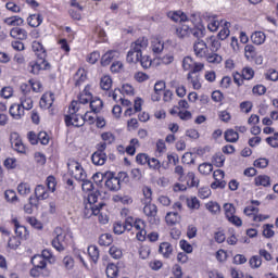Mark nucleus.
Segmentation results:
<instances>
[{
  "label": "nucleus",
  "instance_id": "1",
  "mask_svg": "<svg viewBox=\"0 0 278 278\" xmlns=\"http://www.w3.org/2000/svg\"><path fill=\"white\" fill-rule=\"evenodd\" d=\"M136 229V238L139 242L147 240V222L142 218L127 217L123 223L117 222L113 226V231L117 236L125 233V231H131V228Z\"/></svg>",
  "mask_w": 278,
  "mask_h": 278
},
{
  "label": "nucleus",
  "instance_id": "2",
  "mask_svg": "<svg viewBox=\"0 0 278 278\" xmlns=\"http://www.w3.org/2000/svg\"><path fill=\"white\" fill-rule=\"evenodd\" d=\"M172 31L178 40H186V38H190L191 36L194 38H203L205 36V26L201 21L195 23L193 27L182 22L172 26Z\"/></svg>",
  "mask_w": 278,
  "mask_h": 278
},
{
  "label": "nucleus",
  "instance_id": "3",
  "mask_svg": "<svg viewBox=\"0 0 278 278\" xmlns=\"http://www.w3.org/2000/svg\"><path fill=\"white\" fill-rule=\"evenodd\" d=\"M127 181H129L127 172H119L117 175L114 172L104 173V188H106L109 192H118L123 184H127Z\"/></svg>",
  "mask_w": 278,
  "mask_h": 278
},
{
  "label": "nucleus",
  "instance_id": "4",
  "mask_svg": "<svg viewBox=\"0 0 278 278\" xmlns=\"http://www.w3.org/2000/svg\"><path fill=\"white\" fill-rule=\"evenodd\" d=\"M79 110V102L73 100L68 106V114L64 115L66 127H84V115L77 114Z\"/></svg>",
  "mask_w": 278,
  "mask_h": 278
},
{
  "label": "nucleus",
  "instance_id": "5",
  "mask_svg": "<svg viewBox=\"0 0 278 278\" xmlns=\"http://www.w3.org/2000/svg\"><path fill=\"white\" fill-rule=\"evenodd\" d=\"M56 237L52 240L51 244L55 251L62 253L70 242H73V232L68 229L56 228Z\"/></svg>",
  "mask_w": 278,
  "mask_h": 278
},
{
  "label": "nucleus",
  "instance_id": "6",
  "mask_svg": "<svg viewBox=\"0 0 278 278\" xmlns=\"http://www.w3.org/2000/svg\"><path fill=\"white\" fill-rule=\"evenodd\" d=\"M163 101L165 103H169L173 101V91L170 89H166V83L164 80H159L154 85V91L151 94V100L154 102Z\"/></svg>",
  "mask_w": 278,
  "mask_h": 278
},
{
  "label": "nucleus",
  "instance_id": "7",
  "mask_svg": "<svg viewBox=\"0 0 278 278\" xmlns=\"http://www.w3.org/2000/svg\"><path fill=\"white\" fill-rule=\"evenodd\" d=\"M255 77V70L251 66H244L241 72H232V80L237 88H242L244 81H251Z\"/></svg>",
  "mask_w": 278,
  "mask_h": 278
},
{
  "label": "nucleus",
  "instance_id": "8",
  "mask_svg": "<svg viewBox=\"0 0 278 278\" xmlns=\"http://www.w3.org/2000/svg\"><path fill=\"white\" fill-rule=\"evenodd\" d=\"M181 68L185 73H201L205 71V63L197 62L190 55H187L181 61Z\"/></svg>",
  "mask_w": 278,
  "mask_h": 278
},
{
  "label": "nucleus",
  "instance_id": "9",
  "mask_svg": "<svg viewBox=\"0 0 278 278\" xmlns=\"http://www.w3.org/2000/svg\"><path fill=\"white\" fill-rule=\"evenodd\" d=\"M67 169L70 175L74 177V179H76L77 181L86 179V170L81 166V163L75 160H70L67 163Z\"/></svg>",
  "mask_w": 278,
  "mask_h": 278
},
{
  "label": "nucleus",
  "instance_id": "10",
  "mask_svg": "<svg viewBox=\"0 0 278 278\" xmlns=\"http://www.w3.org/2000/svg\"><path fill=\"white\" fill-rule=\"evenodd\" d=\"M143 214L149 225H160V215H157V205L149 202L143 206Z\"/></svg>",
  "mask_w": 278,
  "mask_h": 278
},
{
  "label": "nucleus",
  "instance_id": "11",
  "mask_svg": "<svg viewBox=\"0 0 278 278\" xmlns=\"http://www.w3.org/2000/svg\"><path fill=\"white\" fill-rule=\"evenodd\" d=\"M225 217L235 227H242V218L236 215V206L232 203L224 204Z\"/></svg>",
  "mask_w": 278,
  "mask_h": 278
},
{
  "label": "nucleus",
  "instance_id": "12",
  "mask_svg": "<svg viewBox=\"0 0 278 278\" xmlns=\"http://www.w3.org/2000/svg\"><path fill=\"white\" fill-rule=\"evenodd\" d=\"M33 268L30 269L29 274L30 277L34 278H47L50 277L51 271L47 269V264L36 262L34 258H31Z\"/></svg>",
  "mask_w": 278,
  "mask_h": 278
},
{
  "label": "nucleus",
  "instance_id": "13",
  "mask_svg": "<svg viewBox=\"0 0 278 278\" xmlns=\"http://www.w3.org/2000/svg\"><path fill=\"white\" fill-rule=\"evenodd\" d=\"M11 225L14 227L16 238L20 240H29V230L24 225H21L18 217H12Z\"/></svg>",
  "mask_w": 278,
  "mask_h": 278
},
{
  "label": "nucleus",
  "instance_id": "14",
  "mask_svg": "<svg viewBox=\"0 0 278 278\" xmlns=\"http://www.w3.org/2000/svg\"><path fill=\"white\" fill-rule=\"evenodd\" d=\"M10 142L11 147L17 153H22V155H25L27 153V147L25 146V143H23V139H21V135H18V132L11 134Z\"/></svg>",
  "mask_w": 278,
  "mask_h": 278
},
{
  "label": "nucleus",
  "instance_id": "15",
  "mask_svg": "<svg viewBox=\"0 0 278 278\" xmlns=\"http://www.w3.org/2000/svg\"><path fill=\"white\" fill-rule=\"evenodd\" d=\"M94 96L92 94V85L88 84L85 86V88L79 92L77 99V103H79V108L81 109V105H88L90 103L91 99H93Z\"/></svg>",
  "mask_w": 278,
  "mask_h": 278
},
{
  "label": "nucleus",
  "instance_id": "16",
  "mask_svg": "<svg viewBox=\"0 0 278 278\" xmlns=\"http://www.w3.org/2000/svg\"><path fill=\"white\" fill-rule=\"evenodd\" d=\"M53 103H55V93H53V91H46L39 100L41 110H51Z\"/></svg>",
  "mask_w": 278,
  "mask_h": 278
},
{
  "label": "nucleus",
  "instance_id": "17",
  "mask_svg": "<svg viewBox=\"0 0 278 278\" xmlns=\"http://www.w3.org/2000/svg\"><path fill=\"white\" fill-rule=\"evenodd\" d=\"M193 52L195 58L203 59L210 53V48H207V43L201 38L193 43Z\"/></svg>",
  "mask_w": 278,
  "mask_h": 278
},
{
  "label": "nucleus",
  "instance_id": "18",
  "mask_svg": "<svg viewBox=\"0 0 278 278\" xmlns=\"http://www.w3.org/2000/svg\"><path fill=\"white\" fill-rule=\"evenodd\" d=\"M30 66V73L33 75H38L41 71H49L51 68V65L47 60H38L35 62L29 63Z\"/></svg>",
  "mask_w": 278,
  "mask_h": 278
},
{
  "label": "nucleus",
  "instance_id": "19",
  "mask_svg": "<svg viewBox=\"0 0 278 278\" xmlns=\"http://www.w3.org/2000/svg\"><path fill=\"white\" fill-rule=\"evenodd\" d=\"M149 47V39L147 37H139L137 40L131 42L130 49L135 50L136 53L142 55V51Z\"/></svg>",
  "mask_w": 278,
  "mask_h": 278
},
{
  "label": "nucleus",
  "instance_id": "20",
  "mask_svg": "<svg viewBox=\"0 0 278 278\" xmlns=\"http://www.w3.org/2000/svg\"><path fill=\"white\" fill-rule=\"evenodd\" d=\"M121 55V52L118 50H109L104 54H102L100 59L101 66H110L114 60H116Z\"/></svg>",
  "mask_w": 278,
  "mask_h": 278
},
{
  "label": "nucleus",
  "instance_id": "21",
  "mask_svg": "<svg viewBox=\"0 0 278 278\" xmlns=\"http://www.w3.org/2000/svg\"><path fill=\"white\" fill-rule=\"evenodd\" d=\"M166 16L169 21H173V23H188L189 21L188 15L181 10L168 11Z\"/></svg>",
  "mask_w": 278,
  "mask_h": 278
},
{
  "label": "nucleus",
  "instance_id": "22",
  "mask_svg": "<svg viewBox=\"0 0 278 278\" xmlns=\"http://www.w3.org/2000/svg\"><path fill=\"white\" fill-rule=\"evenodd\" d=\"M87 79H88V72L84 67H79L73 77L74 86L76 88H79V86H83L84 84H86Z\"/></svg>",
  "mask_w": 278,
  "mask_h": 278
},
{
  "label": "nucleus",
  "instance_id": "23",
  "mask_svg": "<svg viewBox=\"0 0 278 278\" xmlns=\"http://www.w3.org/2000/svg\"><path fill=\"white\" fill-rule=\"evenodd\" d=\"M31 49L37 58V60H47V49L42 42L35 40L31 43Z\"/></svg>",
  "mask_w": 278,
  "mask_h": 278
},
{
  "label": "nucleus",
  "instance_id": "24",
  "mask_svg": "<svg viewBox=\"0 0 278 278\" xmlns=\"http://www.w3.org/2000/svg\"><path fill=\"white\" fill-rule=\"evenodd\" d=\"M243 213L245 214V216H250L254 223H262V220H264V216L263 215H258L260 214V208L253 205H248Z\"/></svg>",
  "mask_w": 278,
  "mask_h": 278
},
{
  "label": "nucleus",
  "instance_id": "25",
  "mask_svg": "<svg viewBox=\"0 0 278 278\" xmlns=\"http://www.w3.org/2000/svg\"><path fill=\"white\" fill-rule=\"evenodd\" d=\"M187 81L192 86L193 90H201V88H203L200 73H188Z\"/></svg>",
  "mask_w": 278,
  "mask_h": 278
},
{
  "label": "nucleus",
  "instance_id": "26",
  "mask_svg": "<svg viewBox=\"0 0 278 278\" xmlns=\"http://www.w3.org/2000/svg\"><path fill=\"white\" fill-rule=\"evenodd\" d=\"M10 116L15 121H21L25 116V110L21 104L14 103L9 109Z\"/></svg>",
  "mask_w": 278,
  "mask_h": 278
},
{
  "label": "nucleus",
  "instance_id": "27",
  "mask_svg": "<svg viewBox=\"0 0 278 278\" xmlns=\"http://www.w3.org/2000/svg\"><path fill=\"white\" fill-rule=\"evenodd\" d=\"M33 260L34 262H39L40 264H46L47 266V262L51 263V260H55V258L53 257V253H51L50 250H43L41 254H36L33 257Z\"/></svg>",
  "mask_w": 278,
  "mask_h": 278
},
{
  "label": "nucleus",
  "instance_id": "28",
  "mask_svg": "<svg viewBox=\"0 0 278 278\" xmlns=\"http://www.w3.org/2000/svg\"><path fill=\"white\" fill-rule=\"evenodd\" d=\"M49 192L45 185H37L35 188V198L33 199H37V203L38 201H45L49 199Z\"/></svg>",
  "mask_w": 278,
  "mask_h": 278
},
{
  "label": "nucleus",
  "instance_id": "29",
  "mask_svg": "<svg viewBox=\"0 0 278 278\" xmlns=\"http://www.w3.org/2000/svg\"><path fill=\"white\" fill-rule=\"evenodd\" d=\"M11 38L14 40H27L28 33L25 28L22 27H13L10 30Z\"/></svg>",
  "mask_w": 278,
  "mask_h": 278
},
{
  "label": "nucleus",
  "instance_id": "30",
  "mask_svg": "<svg viewBox=\"0 0 278 278\" xmlns=\"http://www.w3.org/2000/svg\"><path fill=\"white\" fill-rule=\"evenodd\" d=\"M102 205H91V204H86L85 210H84V216L85 218H91L92 216H99L101 212Z\"/></svg>",
  "mask_w": 278,
  "mask_h": 278
},
{
  "label": "nucleus",
  "instance_id": "31",
  "mask_svg": "<svg viewBox=\"0 0 278 278\" xmlns=\"http://www.w3.org/2000/svg\"><path fill=\"white\" fill-rule=\"evenodd\" d=\"M89 108L93 114H101V111L103 110V100L99 97L92 98L89 101Z\"/></svg>",
  "mask_w": 278,
  "mask_h": 278
},
{
  "label": "nucleus",
  "instance_id": "32",
  "mask_svg": "<svg viewBox=\"0 0 278 278\" xmlns=\"http://www.w3.org/2000/svg\"><path fill=\"white\" fill-rule=\"evenodd\" d=\"M159 253L164 260H169L170 255H173V244L169 242H162L159 247Z\"/></svg>",
  "mask_w": 278,
  "mask_h": 278
},
{
  "label": "nucleus",
  "instance_id": "33",
  "mask_svg": "<svg viewBox=\"0 0 278 278\" xmlns=\"http://www.w3.org/2000/svg\"><path fill=\"white\" fill-rule=\"evenodd\" d=\"M91 162L94 166H103L108 162V154L101 152H93L91 155Z\"/></svg>",
  "mask_w": 278,
  "mask_h": 278
},
{
  "label": "nucleus",
  "instance_id": "34",
  "mask_svg": "<svg viewBox=\"0 0 278 278\" xmlns=\"http://www.w3.org/2000/svg\"><path fill=\"white\" fill-rule=\"evenodd\" d=\"M4 24L9 27H22L25 24V20L18 15H13L4 18Z\"/></svg>",
  "mask_w": 278,
  "mask_h": 278
},
{
  "label": "nucleus",
  "instance_id": "35",
  "mask_svg": "<svg viewBox=\"0 0 278 278\" xmlns=\"http://www.w3.org/2000/svg\"><path fill=\"white\" fill-rule=\"evenodd\" d=\"M254 186L257 188H270V176L268 175H258L254 178Z\"/></svg>",
  "mask_w": 278,
  "mask_h": 278
},
{
  "label": "nucleus",
  "instance_id": "36",
  "mask_svg": "<svg viewBox=\"0 0 278 278\" xmlns=\"http://www.w3.org/2000/svg\"><path fill=\"white\" fill-rule=\"evenodd\" d=\"M11 66H12L13 71H21V68H23V66H25V55H23L21 53H16L13 56V62L11 63Z\"/></svg>",
  "mask_w": 278,
  "mask_h": 278
},
{
  "label": "nucleus",
  "instance_id": "37",
  "mask_svg": "<svg viewBox=\"0 0 278 278\" xmlns=\"http://www.w3.org/2000/svg\"><path fill=\"white\" fill-rule=\"evenodd\" d=\"M204 59L206 60V62H208V64H214V65H218L220 64V62H223V56L214 51L206 53Z\"/></svg>",
  "mask_w": 278,
  "mask_h": 278
},
{
  "label": "nucleus",
  "instance_id": "38",
  "mask_svg": "<svg viewBox=\"0 0 278 278\" xmlns=\"http://www.w3.org/2000/svg\"><path fill=\"white\" fill-rule=\"evenodd\" d=\"M112 76L110 75H104L100 79V88L101 90H104V92H110L112 90Z\"/></svg>",
  "mask_w": 278,
  "mask_h": 278
},
{
  "label": "nucleus",
  "instance_id": "39",
  "mask_svg": "<svg viewBox=\"0 0 278 278\" xmlns=\"http://www.w3.org/2000/svg\"><path fill=\"white\" fill-rule=\"evenodd\" d=\"M42 15L40 14H31L27 17V24L29 27H40L42 25Z\"/></svg>",
  "mask_w": 278,
  "mask_h": 278
},
{
  "label": "nucleus",
  "instance_id": "40",
  "mask_svg": "<svg viewBox=\"0 0 278 278\" xmlns=\"http://www.w3.org/2000/svg\"><path fill=\"white\" fill-rule=\"evenodd\" d=\"M166 151V141H164V139H159L155 144V157H162Z\"/></svg>",
  "mask_w": 278,
  "mask_h": 278
},
{
  "label": "nucleus",
  "instance_id": "41",
  "mask_svg": "<svg viewBox=\"0 0 278 278\" xmlns=\"http://www.w3.org/2000/svg\"><path fill=\"white\" fill-rule=\"evenodd\" d=\"M251 40L253 42V45H264V42H266V34H264V31H254L252 35H251Z\"/></svg>",
  "mask_w": 278,
  "mask_h": 278
},
{
  "label": "nucleus",
  "instance_id": "42",
  "mask_svg": "<svg viewBox=\"0 0 278 278\" xmlns=\"http://www.w3.org/2000/svg\"><path fill=\"white\" fill-rule=\"evenodd\" d=\"M148 167L150 170H153V173H160L162 170V162L157 160V157H151L148 160Z\"/></svg>",
  "mask_w": 278,
  "mask_h": 278
},
{
  "label": "nucleus",
  "instance_id": "43",
  "mask_svg": "<svg viewBox=\"0 0 278 278\" xmlns=\"http://www.w3.org/2000/svg\"><path fill=\"white\" fill-rule=\"evenodd\" d=\"M224 138L226 142H238V140H240V135L238 134V131L230 128L225 131Z\"/></svg>",
  "mask_w": 278,
  "mask_h": 278
},
{
  "label": "nucleus",
  "instance_id": "44",
  "mask_svg": "<svg viewBox=\"0 0 278 278\" xmlns=\"http://www.w3.org/2000/svg\"><path fill=\"white\" fill-rule=\"evenodd\" d=\"M140 58H142V54L136 53V51L130 48L126 55V62L128 64H138L140 62Z\"/></svg>",
  "mask_w": 278,
  "mask_h": 278
},
{
  "label": "nucleus",
  "instance_id": "45",
  "mask_svg": "<svg viewBox=\"0 0 278 278\" xmlns=\"http://www.w3.org/2000/svg\"><path fill=\"white\" fill-rule=\"evenodd\" d=\"M20 105L24 109V110H31L34 108V100L31 99L30 96H21L20 98Z\"/></svg>",
  "mask_w": 278,
  "mask_h": 278
},
{
  "label": "nucleus",
  "instance_id": "46",
  "mask_svg": "<svg viewBox=\"0 0 278 278\" xmlns=\"http://www.w3.org/2000/svg\"><path fill=\"white\" fill-rule=\"evenodd\" d=\"M229 27H231V24L229 22H225L223 28L217 34V38L219 40H227V38H229V34H231Z\"/></svg>",
  "mask_w": 278,
  "mask_h": 278
},
{
  "label": "nucleus",
  "instance_id": "47",
  "mask_svg": "<svg viewBox=\"0 0 278 278\" xmlns=\"http://www.w3.org/2000/svg\"><path fill=\"white\" fill-rule=\"evenodd\" d=\"M112 200L114 203H122V205H129L134 203V200L129 195L115 194Z\"/></svg>",
  "mask_w": 278,
  "mask_h": 278
},
{
  "label": "nucleus",
  "instance_id": "48",
  "mask_svg": "<svg viewBox=\"0 0 278 278\" xmlns=\"http://www.w3.org/2000/svg\"><path fill=\"white\" fill-rule=\"evenodd\" d=\"M165 223L173 227L174 225H177L179 223V213L177 212H169L165 216Z\"/></svg>",
  "mask_w": 278,
  "mask_h": 278
},
{
  "label": "nucleus",
  "instance_id": "49",
  "mask_svg": "<svg viewBox=\"0 0 278 278\" xmlns=\"http://www.w3.org/2000/svg\"><path fill=\"white\" fill-rule=\"evenodd\" d=\"M137 147H140V141L138 140V138H132L125 150L127 155H136Z\"/></svg>",
  "mask_w": 278,
  "mask_h": 278
},
{
  "label": "nucleus",
  "instance_id": "50",
  "mask_svg": "<svg viewBox=\"0 0 278 278\" xmlns=\"http://www.w3.org/2000/svg\"><path fill=\"white\" fill-rule=\"evenodd\" d=\"M108 278H118V266L114 263H110L105 269Z\"/></svg>",
  "mask_w": 278,
  "mask_h": 278
},
{
  "label": "nucleus",
  "instance_id": "51",
  "mask_svg": "<svg viewBox=\"0 0 278 278\" xmlns=\"http://www.w3.org/2000/svg\"><path fill=\"white\" fill-rule=\"evenodd\" d=\"M151 49L153 53H162L164 51V42L160 38H153L151 41Z\"/></svg>",
  "mask_w": 278,
  "mask_h": 278
},
{
  "label": "nucleus",
  "instance_id": "52",
  "mask_svg": "<svg viewBox=\"0 0 278 278\" xmlns=\"http://www.w3.org/2000/svg\"><path fill=\"white\" fill-rule=\"evenodd\" d=\"M206 210H208L214 216L220 214V204L216 201H208L205 204Z\"/></svg>",
  "mask_w": 278,
  "mask_h": 278
},
{
  "label": "nucleus",
  "instance_id": "53",
  "mask_svg": "<svg viewBox=\"0 0 278 278\" xmlns=\"http://www.w3.org/2000/svg\"><path fill=\"white\" fill-rule=\"evenodd\" d=\"M87 251L91 262L97 264L99 262V248L97 245H89Z\"/></svg>",
  "mask_w": 278,
  "mask_h": 278
},
{
  "label": "nucleus",
  "instance_id": "54",
  "mask_svg": "<svg viewBox=\"0 0 278 278\" xmlns=\"http://www.w3.org/2000/svg\"><path fill=\"white\" fill-rule=\"evenodd\" d=\"M187 179V186L189 188H199V179L194 175L193 172H189L186 176Z\"/></svg>",
  "mask_w": 278,
  "mask_h": 278
},
{
  "label": "nucleus",
  "instance_id": "55",
  "mask_svg": "<svg viewBox=\"0 0 278 278\" xmlns=\"http://www.w3.org/2000/svg\"><path fill=\"white\" fill-rule=\"evenodd\" d=\"M118 92L126 97H134V94H136V89L130 84H124L122 88L118 89Z\"/></svg>",
  "mask_w": 278,
  "mask_h": 278
},
{
  "label": "nucleus",
  "instance_id": "56",
  "mask_svg": "<svg viewBox=\"0 0 278 278\" xmlns=\"http://www.w3.org/2000/svg\"><path fill=\"white\" fill-rule=\"evenodd\" d=\"M28 84H30V90H33V92H42V90H45V88L42 87V83L38 79L35 78H30L28 80Z\"/></svg>",
  "mask_w": 278,
  "mask_h": 278
},
{
  "label": "nucleus",
  "instance_id": "57",
  "mask_svg": "<svg viewBox=\"0 0 278 278\" xmlns=\"http://www.w3.org/2000/svg\"><path fill=\"white\" fill-rule=\"evenodd\" d=\"M214 166L217 168H223L225 166V156L222 152H217L214 154L213 160H212Z\"/></svg>",
  "mask_w": 278,
  "mask_h": 278
},
{
  "label": "nucleus",
  "instance_id": "58",
  "mask_svg": "<svg viewBox=\"0 0 278 278\" xmlns=\"http://www.w3.org/2000/svg\"><path fill=\"white\" fill-rule=\"evenodd\" d=\"M4 199L8 203L18 202V195H16V191L12 189H8L4 191Z\"/></svg>",
  "mask_w": 278,
  "mask_h": 278
},
{
  "label": "nucleus",
  "instance_id": "59",
  "mask_svg": "<svg viewBox=\"0 0 278 278\" xmlns=\"http://www.w3.org/2000/svg\"><path fill=\"white\" fill-rule=\"evenodd\" d=\"M46 186L48 192H55V188H58V180L54 176H48L46 179Z\"/></svg>",
  "mask_w": 278,
  "mask_h": 278
},
{
  "label": "nucleus",
  "instance_id": "60",
  "mask_svg": "<svg viewBox=\"0 0 278 278\" xmlns=\"http://www.w3.org/2000/svg\"><path fill=\"white\" fill-rule=\"evenodd\" d=\"M113 242H114V239L110 233H103L99 238L100 247H110V244H112Z\"/></svg>",
  "mask_w": 278,
  "mask_h": 278
},
{
  "label": "nucleus",
  "instance_id": "61",
  "mask_svg": "<svg viewBox=\"0 0 278 278\" xmlns=\"http://www.w3.org/2000/svg\"><path fill=\"white\" fill-rule=\"evenodd\" d=\"M198 170L201 175H211L214 170V165L210 163H202L199 165Z\"/></svg>",
  "mask_w": 278,
  "mask_h": 278
},
{
  "label": "nucleus",
  "instance_id": "62",
  "mask_svg": "<svg viewBox=\"0 0 278 278\" xmlns=\"http://www.w3.org/2000/svg\"><path fill=\"white\" fill-rule=\"evenodd\" d=\"M101 140H103L104 144H113L116 140V136L111 131H104L101 134Z\"/></svg>",
  "mask_w": 278,
  "mask_h": 278
},
{
  "label": "nucleus",
  "instance_id": "63",
  "mask_svg": "<svg viewBox=\"0 0 278 278\" xmlns=\"http://www.w3.org/2000/svg\"><path fill=\"white\" fill-rule=\"evenodd\" d=\"M21 240L22 239H20L16 236L10 237L9 241H8L9 249H11L12 251H16V249H18V247H21Z\"/></svg>",
  "mask_w": 278,
  "mask_h": 278
},
{
  "label": "nucleus",
  "instance_id": "64",
  "mask_svg": "<svg viewBox=\"0 0 278 278\" xmlns=\"http://www.w3.org/2000/svg\"><path fill=\"white\" fill-rule=\"evenodd\" d=\"M210 40V50L213 51V52H217L218 49H220V40L218 39V37L216 36H211L208 38Z\"/></svg>",
  "mask_w": 278,
  "mask_h": 278
}]
</instances>
